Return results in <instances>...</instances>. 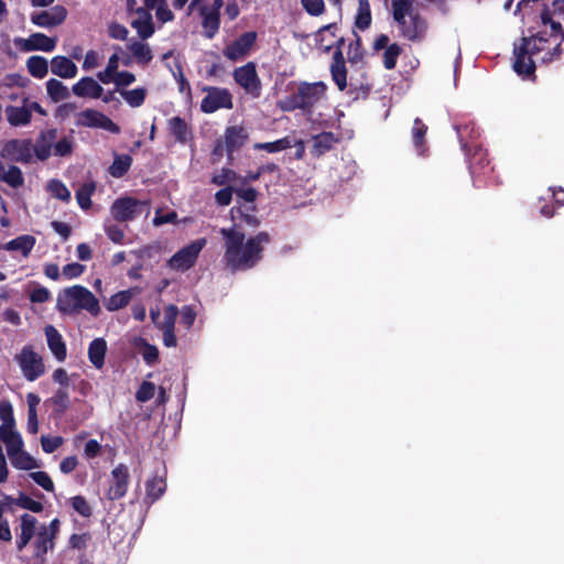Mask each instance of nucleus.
I'll return each instance as SVG.
<instances>
[{
    "mask_svg": "<svg viewBox=\"0 0 564 564\" xmlns=\"http://www.w3.org/2000/svg\"><path fill=\"white\" fill-rule=\"evenodd\" d=\"M543 31L530 37H522L513 47V69L522 76L533 75L536 63L547 64L561 55V23L555 21L549 12L541 14Z\"/></svg>",
    "mask_w": 564,
    "mask_h": 564,
    "instance_id": "1",
    "label": "nucleus"
},
{
    "mask_svg": "<svg viewBox=\"0 0 564 564\" xmlns=\"http://www.w3.org/2000/svg\"><path fill=\"white\" fill-rule=\"evenodd\" d=\"M220 234L225 239L224 262L231 270L252 268L260 260L263 246L270 241L265 232H259L247 240L236 228H223Z\"/></svg>",
    "mask_w": 564,
    "mask_h": 564,
    "instance_id": "2",
    "label": "nucleus"
},
{
    "mask_svg": "<svg viewBox=\"0 0 564 564\" xmlns=\"http://www.w3.org/2000/svg\"><path fill=\"white\" fill-rule=\"evenodd\" d=\"M325 96L326 85L324 83H301L292 95L279 100L278 107L282 111L301 109L308 112L324 100Z\"/></svg>",
    "mask_w": 564,
    "mask_h": 564,
    "instance_id": "3",
    "label": "nucleus"
},
{
    "mask_svg": "<svg viewBox=\"0 0 564 564\" xmlns=\"http://www.w3.org/2000/svg\"><path fill=\"white\" fill-rule=\"evenodd\" d=\"M57 308L66 314L87 311L90 315L97 316L100 313L97 297L82 285H74L61 292L57 296Z\"/></svg>",
    "mask_w": 564,
    "mask_h": 564,
    "instance_id": "4",
    "label": "nucleus"
},
{
    "mask_svg": "<svg viewBox=\"0 0 564 564\" xmlns=\"http://www.w3.org/2000/svg\"><path fill=\"white\" fill-rule=\"evenodd\" d=\"M225 0H192L187 7V15H197L200 19L203 34L213 39L220 28V9Z\"/></svg>",
    "mask_w": 564,
    "mask_h": 564,
    "instance_id": "5",
    "label": "nucleus"
},
{
    "mask_svg": "<svg viewBox=\"0 0 564 564\" xmlns=\"http://www.w3.org/2000/svg\"><path fill=\"white\" fill-rule=\"evenodd\" d=\"M13 361L18 365L23 378L30 382L37 380L46 372L44 359L33 345H24L13 356Z\"/></svg>",
    "mask_w": 564,
    "mask_h": 564,
    "instance_id": "6",
    "label": "nucleus"
},
{
    "mask_svg": "<svg viewBox=\"0 0 564 564\" xmlns=\"http://www.w3.org/2000/svg\"><path fill=\"white\" fill-rule=\"evenodd\" d=\"M59 524L58 519H53L50 524L41 525L39 532L32 540L33 556L35 558L43 562L46 553L54 549Z\"/></svg>",
    "mask_w": 564,
    "mask_h": 564,
    "instance_id": "7",
    "label": "nucleus"
},
{
    "mask_svg": "<svg viewBox=\"0 0 564 564\" xmlns=\"http://www.w3.org/2000/svg\"><path fill=\"white\" fill-rule=\"evenodd\" d=\"M4 112L9 124L12 127L28 126L31 122L33 112L46 116V110L40 104L30 100L25 96L22 98L21 106H8Z\"/></svg>",
    "mask_w": 564,
    "mask_h": 564,
    "instance_id": "8",
    "label": "nucleus"
},
{
    "mask_svg": "<svg viewBox=\"0 0 564 564\" xmlns=\"http://www.w3.org/2000/svg\"><path fill=\"white\" fill-rule=\"evenodd\" d=\"M457 132L459 135V141H460L463 150L466 153H469L471 148L475 150V152L473 153L471 159H470V165H469L470 173L474 176L480 175V174H486V171L481 172V170L485 169L486 163H488V161L486 160V154L484 153V151L480 148H478L477 145L469 144L468 141L466 140L467 137H469L471 139L478 137L479 133L476 130V128L474 126H465L462 129L457 128Z\"/></svg>",
    "mask_w": 564,
    "mask_h": 564,
    "instance_id": "9",
    "label": "nucleus"
},
{
    "mask_svg": "<svg viewBox=\"0 0 564 564\" xmlns=\"http://www.w3.org/2000/svg\"><path fill=\"white\" fill-rule=\"evenodd\" d=\"M235 82L243 91L252 98H259L262 91V83L257 73L256 64L249 62L236 68L232 73Z\"/></svg>",
    "mask_w": 564,
    "mask_h": 564,
    "instance_id": "10",
    "label": "nucleus"
},
{
    "mask_svg": "<svg viewBox=\"0 0 564 564\" xmlns=\"http://www.w3.org/2000/svg\"><path fill=\"white\" fill-rule=\"evenodd\" d=\"M207 240L199 238L192 241L189 245L180 249L169 261L167 265L170 269L175 271H186L191 269L198 258L199 252L206 246Z\"/></svg>",
    "mask_w": 564,
    "mask_h": 564,
    "instance_id": "11",
    "label": "nucleus"
},
{
    "mask_svg": "<svg viewBox=\"0 0 564 564\" xmlns=\"http://www.w3.org/2000/svg\"><path fill=\"white\" fill-rule=\"evenodd\" d=\"M203 91L206 96L200 102V109L205 113H213L219 109L232 108V95L226 88L220 87H204Z\"/></svg>",
    "mask_w": 564,
    "mask_h": 564,
    "instance_id": "12",
    "label": "nucleus"
},
{
    "mask_svg": "<svg viewBox=\"0 0 564 564\" xmlns=\"http://www.w3.org/2000/svg\"><path fill=\"white\" fill-rule=\"evenodd\" d=\"M76 124L79 127L98 128L111 133H119L120 128L109 117L95 109H86L76 115Z\"/></svg>",
    "mask_w": 564,
    "mask_h": 564,
    "instance_id": "13",
    "label": "nucleus"
},
{
    "mask_svg": "<svg viewBox=\"0 0 564 564\" xmlns=\"http://www.w3.org/2000/svg\"><path fill=\"white\" fill-rule=\"evenodd\" d=\"M13 44L21 52L41 51L50 53L55 50L57 39L36 32L32 33L29 37H15Z\"/></svg>",
    "mask_w": 564,
    "mask_h": 564,
    "instance_id": "14",
    "label": "nucleus"
},
{
    "mask_svg": "<svg viewBox=\"0 0 564 564\" xmlns=\"http://www.w3.org/2000/svg\"><path fill=\"white\" fill-rule=\"evenodd\" d=\"M147 205V202L126 196L116 199L110 207V212L115 219L128 221L140 215Z\"/></svg>",
    "mask_w": 564,
    "mask_h": 564,
    "instance_id": "15",
    "label": "nucleus"
},
{
    "mask_svg": "<svg viewBox=\"0 0 564 564\" xmlns=\"http://www.w3.org/2000/svg\"><path fill=\"white\" fill-rule=\"evenodd\" d=\"M0 158L9 161L29 163L32 159V143L30 140H9L3 143Z\"/></svg>",
    "mask_w": 564,
    "mask_h": 564,
    "instance_id": "16",
    "label": "nucleus"
},
{
    "mask_svg": "<svg viewBox=\"0 0 564 564\" xmlns=\"http://www.w3.org/2000/svg\"><path fill=\"white\" fill-rule=\"evenodd\" d=\"M257 40L256 32H246L238 39L229 43L225 50L224 55L226 58L237 62L245 58L251 51Z\"/></svg>",
    "mask_w": 564,
    "mask_h": 564,
    "instance_id": "17",
    "label": "nucleus"
},
{
    "mask_svg": "<svg viewBox=\"0 0 564 564\" xmlns=\"http://www.w3.org/2000/svg\"><path fill=\"white\" fill-rule=\"evenodd\" d=\"M67 11L62 6H55L50 10L33 12L30 15L31 22L40 28H54L64 22Z\"/></svg>",
    "mask_w": 564,
    "mask_h": 564,
    "instance_id": "18",
    "label": "nucleus"
},
{
    "mask_svg": "<svg viewBox=\"0 0 564 564\" xmlns=\"http://www.w3.org/2000/svg\"><path fill=\"white\" fill-rule=\"evenodd\" d=\"M129 473L127 466L123 464L118 465L112 469L110 476V486L107 496L111 500L122 498L128 489Z\"/></svg>",
    "mask_w": 564,
    "mask_h": 564,
    "instance_id": "19",
    "label": "nucleus"
},
{
    "mask_svg": "<svg viewBox=\"0 0 564 564\" xmlns=\"http://www.w3.org/2000/svg\"><path fill=\"white\" fill-rule=\"evenodd\" d=\"M43 523H39L36 518L24 513L20 518V533L17 536V547L22 551L34 539Z\"/></svg>",
    "mask_w": 564,
    "mask_h": 564,
    "instance_id": "20",
    "label": "nucleus"
},
{
    "mask_svg": "<svg viewBox=\"0 0 564 564\" xmlns=\"http://www.w3.org/2000/svg\"><path fill=\"white\" fill-rule=\"evenodd\" d=\"M44 334L52 355L57 361H64L67 356V349L61 333L53 325H46L44 327Z\"/></svg>",
    "mask_w": 564,
    "mask_h": 564,
    "instance_id": "21",
    "label": "nucleus"
},
{
    "mask_svg": "<svg viewBox=\"0 0 564 564\" xmlns=\"http://www.w3.org/2000/svg\"><path fill=\"white\" fill-rule=\"evenodd\" d=\"M72 91L80 98L99 99L102 96V86L93 77H83L73 85Z\"/></svg>",
    "mask_w": 564,
    "mask_h": 564,
    "instance_id": "22",
    "label": "nucleus"
},
{
    "mask_svg": "<svg viewBox=\"0 0 564 564\" xmlns=\"http://www.w3.org/2000/svg\"><path fill=\"white\" fill-rule=\"evenodd\" d=\"M131 26L142 40L151 37L154 33L152 14L148 9L138 8L135 10V18L131 21Z\"/></svg>",
    "mask_w": 564,
    "mask_h": 564,
    "instance_id": "23",
    "label": "nucleus"
},
{
    "mask_svg": "<svg viewBox=\"0 0 564 564\" xmlns=\"http://www.w3.org/2000/svg\"><path fill=\"white\" fill-rule=\"evenodd\" d=\"M398 24L402 35L410 41L422 39L426 31L425 21L419 14L411 15V18L405 19L403 23Z\"/></svg>",
    "mask_w": 564,
    "mask_h": 564,
    "instance_id": "24",
    "label": "nucleus"
},
{
    "mask_svg": "<svg viewBox=\"0 0 564 564\" xmlns=\"http://www.w3.org/2000/svg\"><path fill=\"white\" fill-rule=\"evenodd\" d=\"M36 243L35 237L31 235H21L2 246V249L14 252L23 258H28Z\"/></svg>",
    "mask_w": 564,
    "mask_h": 564,
    "instance_id": "25",
    "label": "nucleus"
},
{
    "mask_svg": "<svg viewBox=\"0 0 564 564\" xmlns=\"http://www.w3.org/2000/svg\"><path fill=\"white\" fill-rule=\"evenodd\" d=\"M134 62L140 66H147L153 58L152 50L148 43L130 40L127 44Z\"/></svg>",
    "mask_w": 564,
    "mask_h": 564,
    "instance_id": "26",
    "label": "nucleus"
},
{
    "mask_svg": "<svg viewBox=\"0 0 564 564\" xmlns=\"http://www.w3.org/2000/svg\"><path fill=\"white\" fill-rule=\"evenodd\" d=\"M56 139V130L51 129L42 132L33 150L37 159L44 161L53 154V144Z\"/></svg>",
    "mask_w": 564,
    "mask_h": 564,
    "instance_id": "27",
    "label": "nucleus"
},
{
    "mask_svg": "<svg viewBox=\"0 0 564 564\" xmlns=\"http://www.w3.org/2000/svg\"><path fill=\"white\" fill-rule=\"evenodd\" d=\"M51 72L62 78H73L77 74V66L66 56H55L51 61Z\"/></svg>",
    "mask_w": 564,
    "mask_h": 564,
    "instance_id": "28",
    "label": "nucleus"
},
{
    "mask_svg": "<svg viewBox=\"0 0 564 564\" xmlns=\"http://www.w3.org/2000/svg\"><path fill=\"white\" fill-rule=\"evenodd\" d=\"M120 53H122V48L116 46L115 53L109 57L106 68L97 74L100 83L108 85L115 79V76L119 73Z\"/></svg>",
    "mask_w": 564,
    "mask_h": 564,
    "instance_id": "29",
    "label": "nucleus"
},
{
    "mask_svg": "<svg viewBox=\"0 0 564 564\" xmlns=\"http://www.w3.org/2000/svg\"><path fill=\"white\" fill-rule=\"evenodd\" d=\"M107 352V341L99 337L95 338L88 347V359L96 369H101L105 365Z\"/></svg>",
    "mask_w": 564,
    "mask_h": 564,
    "instance_id": "30",
    "label": "nucleus"
},
{
    "mask_svg": "<svg viewBox=\"0 0 564 564\" xmlns=\"http://www.w3.org/2000/svg\"><path fill=\"white\" fill-rule=\"evenodd\" d=\"M0 181L10 187L19 188L24 184V176L20 167L15 165L7 166L0 161Z\"/></svg>",
    "mask_w": 564,
    "mask_h": 564,
    "instance_id": "31",
    "label": "nucleus"
},
{
    "mask_svg": "<svg viewBox=\"0 0 564 564\" xmlns=\"http://www.w3.org/2000/svg\"><path fill=\"white\" fill-rule=\"evenodd\" d=\"M248 138L247 132L242 127H229L225 133V142L228 154H231L237 149L243 145Z\"/></svg>",
    "mask_w": 564,
    "mask_h": 564,
    "instance_id": "32",
    "label": "nucleus"
},
{
    "mask_svg": "<svg viewBox=\"0 0 564 564\" xmlns=\"http://www.w3.org/2000/svg\"><path fill=\"white\" fill-rule=\"evenodd\" d=\"M332 76L339 90L347 86L346 67L341 52L338 50L334 54V62L330 67Z\"/></svg>",
    "mask_w": 564,
    "mask_h": 564,
    "instance_id": "33",
    "label": "nucleus"
},
{
    "mask_svg": "<svg viewBox=\"0 0 564 564\" xmlns=\"http://www.w3.org/2000/svg\"><path fill=\"white\" fill-rule=\"evenodd\" d=\"M337 139L332 132H323L313 137L312 154L314 156H321L325 152L329 151L336 143Z\"/></svg>",
    "mask_w": 564,
    "mask_h": 564,
    "instance_id": "34",
    "label": "nucleus"
},
{
    "mask_svg": "<svg viewBox=\"0 0 564 564\" xmlns=\"http://www.w3.org/2000/svg\"><path fill=\"white\" fill-rule=\"evenodd\" d=\"M415 0H393L392 13L397 23H403L405 19L415 15L413 3Z\"/></svg>",
    "mask_w": 564,
    "mask_h": 564,
    "instance_id": "35",
    "label": "nucleus"
},
{
    "mask_svg": "<svg viewBox=\"0 0 564 564\" xmlns=\"http://www.w3.org/2000/svg\"><path fill=\"white\" fill-rule=\"evenodd\" d=\"M0 419L2 421L0 425V436L9 434L10 432H17L11 403L4 402L0 404Z\"/></svg>",
    "mask_w": 564,
    "mask_h": 564,
    "instance_id": "36",
    "label": "nucleus"
},
{
    "mask_svg": "<svg viewBox=\"0 0 564 564\" xmlns=\"http://www.w3.org/2000/svg\"><path fill=\"white\" fill-rule=\"evenodd\" d=\"M120 96L132 108H139L143 105L148 90L143 87L133 89H119Z\"/></svg>",
    "mask_w": 564,
    "mask_h": 564,
    "instance_id": "37",
    "label": "nucleus"
},
{
    "mask_svg": "<svg viewBox=\"0 0 564 564\" xmlns=\"http://www.w3.org/2000/svg\"><path fill=\"white\" fill-rule=\"evenodd\" d=\"M46 192L54 198L68 203L72 198L70 191L59 180H50L45 185Z\"/></svg>",
    "mask_w": 564,
    "mask_h": 564,
    "instance_id": "38",
    "label": "nucleus"
},
{
    "mask_svg": "<svg viewBox=\"0 0 564 564\" xmlns=\"http://www.w3.org/2000/svg\"><path fill=\"white\" fill-rule=\"evenodd\" d=\"M26 67L29 73L35 78H44L48 72L47 59L43 56L34 55L28 58Z\"/></svg>",
    "mask_w": 564,
    "mask_h": 564,
    "instance_id": "39",
    "label": "nucleus"
},
{
    "mask_svg": "<svg viewBox=\"0 0 564 564\" xmlns=\"http://www.w3.org/2000/svg\"><path fill=\"white\" fill-rule=\"evenodd\" d=\"M132 164V158L128 154H116L112 164L109 166V174L119 178L123 176Z\"/></svg>",
    "mask_w": 564,
    "mask_h": 564,
    "instance_id": "40",
    "label": "nucleus"
},
{
    "mask_svg": "<svg viewBox=\"0 0 564 564\" xmlns=\"http://www.w3.org/2000/svg\"><path fill=\"white\" fill-rule=\"evenodd\" d=\"M132 296H133L132 290L120 291V292L111 295L108 300H106L105 307L109 312L118 311L120 308L126 307L129 304V302L131 301Z\"/></svg>",
    "mask_w": 564,
    "mask_h": 564,
    "instance_id": "41",
    "label": "nucleus"
},
{
    "mask_svg": "<svg viewBox=\"0 0 564 564\" xmlns=\"http://www.w3.org/2000/svg\"><path fill=\"white\" fill-rule=\"evenodd\" d=\"M96 191V183L94 181H86L76 192V200L79 207L87 210L91 206V195Z\"/></svg>",
    "mask_w": 564,
    "mask_h": 564,
    "instance_id": "42",
    "label": "nucleus"
},
{
    "mask_svg": "<svg viewBox=\"0 0 564 564\" xmlns=\"http://www.w3.org/2000/svg\"><path fill=\"white\" fill-rule=\"evenodd\" d=\"M371 10L369 0H358V9L355 18V25L360 30H366L371 24Z\"/></svg>",
    "mask_w": 564,
    "mask_h": 564,
    "instance_id": "43",
    "label": "nucleus"
},
{
    "mask_svg": "<svg viewBox=\"0 0 564 564\" xmlns=\"http://www.w3.org/2000/svg\"><path fill=\"white\" fill-rule=\"evenodd\" d=\"M9 458L12 465L18 469L31 470L40 467V463L23 449Z\"/></svg>",
    "mask_w": 564,
    "mask_h": 564,
    "instance_id": "44",
    "label": "nucleus"
},
{
    "mask_svg": "<svg viewBox=\"0 0 564 564\" xmlns=\"http://www.w3.org/2000/svg\"><path fill=\"white\" fill-rule=\"evenodd\" d=\"M169 129L178 142H186L189 135L186 122L180 117H173L169 120Z\"/></svg>",
    "mask_w": 564,
    "mask_h": 564,
    "instance_id": "45",
    "label": "nucleus"
},
{
    "mask_svg": "<svg viewBox=\"0 0 564 564\" xmlns=\"http://www.w3.org/2000/svg\"><path fill=\"white\" fill-rule=\"evenodd\" d=\"M166 484L162 477H153L147 482V499L150 502L158 500L165 491Z\"/></svg>",
    "mask_w": 564,
    "mask_h": 564,
    "instance_id": "46",
    "label": "nucleus"
},
{
    "mask_svg": "<svg viewBox=\"0 0 564 564\" xmlns=\"http://www.w3.org/2000/svg\"><path fill=\"white\" fill-rule=\"evenodd\" d=\"M46 90L53 101L58 102L69 96L67 87L57 79H50L46 83Z\"/></svg>",
    "mask_w": 564,
    "mask_h": 564,
    "instance_id": "47",
    "label": "nucleus"
},
{
    "mask_svg": "<svg viewBox=\"0 0 564 564\" xmlns=\"http://www.w3.org/2000/svg\"><path fill=\"white\" fill-rule=\"evenodd\" d=\"M0 438L6 445L7 454L9 457L13 456L14 454L23 449V440L18 431L2 435L0 436Z\"/></svg>",
    "mask_w": 564,
    "mask_h": 564,
    "instance_id": "48",
    "label": "nucleus"
},
{
    "mask_svg": "<svg viewBox=\"0 0 564 564\" xmlns=\"http://www.w3.org/2000/svg\"><path fill=\"white\" fill-rule=\"evenodd\" d=\"M293 140L291 137H285L273 142L256 143L253 148L256 150H264L269 153H275L291 148Z\"/></svg>",
    "mask_w": 564,
    "mask_h": 564,
    "instance_id": "49",
    "label": "nucleus"
},
{
    "mask_svg": "<svg viewBox=\"0 0 564 564\" xmlns=\"http://www.w3.org/2000/svg\"><path fill=\"white\" fill-rule=\"evenodd\" d=\"M426 131L427 127L420 119H415L412 128V138L414 147L420 154L424 153L423 138Z\"/></svg>",
    "mask_w": 564,
    "mask_h": 564,
    "instance_id": "50",
    "label": "nucleus"
},
{
    "mask_svg": "<svg viewBox=\"0 0 564 564\" xmlns=\"http://www.w3.org/2000/svg\"><path fill=\"white\" fill-rule=\"evenodd\" d=\"M177 315L178 310L175 305L166 306L163 312V321L158 322V327L161 330L174 329Z\"/></svg>",
    "mask_w": 564,
    "mask_h": 564,
    "instance_id": "51",
    "label": "nucleus"
},
{
    "mask_svg": "<svg viewBox=\"0 0 564 564\" xmlns=\"http://www.w3.org/2000/svg\"><path fill=\"white\" fill-rule=\"evenodd\" d=\"M140 354L148 365H153L158 361L159 350L155 346L150 345L144 339H140L138 343Z\"/></svg>",
    "mask_w": 564,
    "mask_h": 564,
    "instance_id": "52",
    "label": "nucleus"
},
{
    "mask_svg": "<svg viewBox=\"0 0 564 564\" xmlns=\"http://www.w3.org/2000/svg\"><path fill=\"white\" fill-rule=\"evenodd\" d=\"M400 45L393 43L387 46L383 53V65L387 69H393L397 65V59L401 54Z\"/></svg>",
    "mask_w": 564,
    "mask_h": 564,
    "instance_id": "53",
    "label": "nucleus"
},
{
    "mask_svg": "<svg viewBox=\"0 0 564 564\" xmlns=\"http://www.w3.org/2000/svg\"><path fill=\"white\" fill-rule=\"evenodd\" d=\"M29 79L20 74H8L0 83V88L26 87Z\"/></svg>",
    "mask_w": 564,
    "mask_h": 564,
    "instance_id": "54",
    "label": "nucleus"
},
{
    "mask_svg": "<svg viewBox=\"0 0 564 564\" xmlns=\"http://www.w3.org/2000/svg\"><path fill=\"white\" fill-rule=\"evenodd\" d=\"M51 402L56 408V411L64 413L69 406V397L64 389L57 390L51 398Z\"/></svg>",
    "mask_w": 564,
    "mask_h": 564,
    "instance_id": "55",
    "label": "nucleus"
},
{
    "mask_svg": "<svg viewBox=\"0 0 564 564\" xmlns=\"http://www.w3.org/2000/svg\"><path fill=\"white\" fill-rule=\"evenodd\" d=\"M104 59V55L97 51L90 50L86 53L82 68L86 72L98 67Z\"/></svg>",
    "mask_w": 564,
    "mask_h": 564,
    "instance_id": "56",
    "label": "nucleus"
},
{
    "mask_svg": "<svg viewBox=\"0 0 564 564\" xmlns=\"http://www.w3.org/2000/svg\"><path fill=\"white\" fill-rule=\"evenodd\" d=\"M135 82V76L133 73L123 70L119 72L115 79L111 82L116 86V91L119 93V89H124L126 87L132 85Z\"/></svg>",
    "mask_w": 564,
    "mask_h": 564,
    "instance_id": "57",
    "label": "nucleus"
},
{
    "mask_svg": "<svg viewBox=\"0 0 564 564\" xmlns=\"http://www.w3.org/2000/svg\"><path fill=\"white\" fill-rule=\"evenodd\" d=\"M30 477L34 482L41 486L44 490L52 492L54 490V484L51 477L45 471H33Z\"/></svg>",
    "mask_w": 564,
    "mask_h": 564,
    "instance_id": "58",
    "label": "nucleus"
},
{
    "mask_svg": "<svg viewBox=\"0 0 564 564\" xmlns=\"http://www.w3.org/2000/svg\"><path fill=\"white\" fill-rule=\"evenodd\" d=\"M155 384L150 381H144L137 391L135 398L139 402H147L154 397Z\"/></svg>",
    "mask_w": 564,
    "mask_h": 564,
    "instance_id": "59",
    "label": "nucleus"
},
{
    "mask_svg": "<svg viewBox=\"0 0 564 564\" xmlns=\"http://www.w3.org/2000/svg\"><path fill=\"white\" fill-rule=\"evenodd\" d=\"M17 505L32 512H41L43 510V505L40 501L34 500L25 495H21L17 499Z\"/></svg>",
    "mask_w": 564,
    "mask_h": 564,
    "instance_id": "60",
    "label": "nucleus"
},
{
    "mask_svg": "<svg viewBox=\"0 0 564 564\" xmlns=\"http://www.w3.org/2000/svg\"><path fill=\"white\" fill-rule=\"evenodd\" d=\"M70 505L73 509L83 517H89L91 514V508L83 496L73 497Z\"/></svg>",
    "mask_w": 564,
    "mask_h": 564,
    "instance_id": "61",
    "label": "nucleus"
},
{
    "mask_svg": "<svg viewBox=\"0 0 564 564\" xmlns=\"http://www.w3.org/2000/svg\"><path fill=\"white\" fill-rule=\"evenodd\" d=\"M73 151V142L69 138H63L53 144V154L57 156H66Z\"/></svg>",
    "mask_w": 564,
    "mask_h": 564,
    "instance_id": "62",
    "label": "nucleus"
},
{
    "mask_svg": "<svg viewBox=\"0 0 564 564\" xmlns=\"http://www.w3.org/2000/svg\"><path fill=\"white\" fill-rule=\"evenodd\" d=\"M84 271L85 267L83 264L73 262L63 267L62 276H64L67 280H72L82 275Z\"/></svg>",
    "mask_w": 564,
    "mask_h": 564,
    "instance_id": "63",
    "label": "nucleus"
},
{
    "mask_svg": "<svg viewBox=\"0 0 564 564\" xmlns=\"http://www.w3.org/2000/svg\"><path fill=\"white\" fill-rule=\"evenodd\" d=\"M41 444H42V448L45 453H53L63 444V438L61 436L43 435L41 437Z\"/></svg>",
    "mask_w": 564,
    "mask_h": 564,
    "instance_id": "64",
    "label": "nucleus"
}]
</instances>
